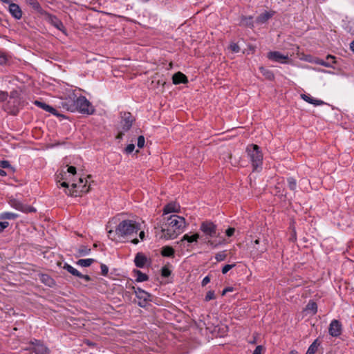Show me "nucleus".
Masks as SVG:
<instances>
[{"mask_svg":"<svg viewBox=\"0 0 354 354\" xmlns=\"http://www.w3.org/2000/svg\"><path fill=\"white\" fill-rule=\"evenodd\" d=\"M93 259H80L77 261V264L78 266H80L82 267H88L90 266L93 262Z\"/></svg>","mask_w":354,"mask_h":354,"instance_id":"c756f323","label":"nucleus"},{"mask_svg":"<svg viewBox=\"0 0 354 354\" xmlns=\"http://www.w3.org/2000/svg\"><path fill=\"white\" fill-rule=\"evenodd\" d=\"M263 351V347L259 345L256 347L252 354H262Z\"/></svg>","mask_w":354,"mask_h":354,"instance_id":"8fccbe9b","label":"nucleus"},{"mask_svg":"<svg viewBox=\"0 0 354 354\" xmlns=\"http://www.w3.org/2000/svg\"><path fill=\"white\" fill-rule=\"evenodd\" d=\"M236 266L235 263L234 264H227L222 268V273L226 274L229 270H230L232 268H233Z\"/></svg>","mask_w":354,"mask_h":354,"instance_id":"a19ab883","label":"nucleus"},{"mask_svg":"<svg viewBox=\"0 0 354 354\" xmlns=\"http://www.w3.org/2000/svg\"><path fill=\"white\" fill-rule=\"evenodd\" d=\"M91 252V249L86 246L82 245L77 250L78 256L84 257L89 254Z\"/></svg>","mask_w":354,"mask_h":354,"instance_id":"7c9ffc66","label":"nucleus"},{"mask_svg":"<svg viewBox=\"0 0 354 354\" xmlns=\"http://www.w3.org/2000/svg\"><path fill=\"white\" fill-rule=\"evenodd\" d=\"M44 16H46L47 19L53 26H55L56 28L61 31H64V26L63 25V23L55 16L50 15L48 12L47 15H44Z\"/></svg>","mask_w":354,"mask_h":354,"instance_id":"ddd939ff","label":"nucleus"},{"mask_svg":"<svg viewBox=\"0 0 354 354\" xmlns=\"http://www.w3.org/2000/svg\"><path fill=\"white\" fill-rule=\"evenodd\" d=\"M288 187L291 190H295L297 187V183L295 179L293 178H288Z\"/></svg>","mask_w":354,"mask_h":354,"instance_id":"f704fd0d","label":"nucleus"},{"mask_svg":"<svg viewBox=\"0 0 354 354\" xmlns=\"http://www.w3.org/2000/svg\"><path fill=\"white\" fill-rule=\"evenodd\" d=\"M306 310L312 313L313 315H315L317 311V304L314 301H310L306 307Z\"/></svg>","mask_w":354,"mask_h":354,"instance_id":"cd10ccee","label":"nucleus"},{"mask_svg":"<svg viewBox=\"0 0 354 354\" xmlns=\"http://www.w3.org/2000/svg\"><path fill=\"white\" fill-rule=\"evenodd\" d=\"M174 254V250L170 246H164L161 250V254L163 257H170Z\"/></svg>","mask_w":354,"mask_h":354,"instance_id":"bb28decb","label":"nucleus"},{"mask_svg":"<svg viewBox=\"0 0 354 354\" xmlns=\"http://www.w3.org/2000/svg\"><path fill=\"white\" fill-rule=\"evenodd\" d=\"M19 103V94L17 91H13L10 92L9 100L3 106V108L8 113L15 115L18 111L17 106Z\"/></svg>","mask_w":354,"mask_h":354,"instance_id":"0eeeda50","label":"nucleus"},{"mask_svg":"<svg viewBox=\"0 0 354 354\" xmlns=\"http://www.w3.org/2000/svg\"><path fill=\"white\" fill-rule=\"evenodd\" d=\"M170 270L167 268H162V275L165 277H169L170 275Z\"/></svg>","mask_w":354,"mask_h":354,"instance_id":"09e8293b","label":"nucleus"},{"mask_svg":"<svg viewBox=\"0 0 354 354\" xmlns=\"http://www.w3.org/2000/svg\"><path fill=\"white\" fill-rule=\"evenodd\" d=\"M268 250V240L264 239L261 241L259 239H256L253 243L252 250L250 252V255L252 259H258L261 257L262 254Z\"/></svg>","mask_w":354,"mask_h":354,"instance_id":"423d86ee","label":"nucleus"},{"mask_svg":"<svg viewBox=\"0 0 354 354\" xmlns=\"http://www.w3.org/2000/svg\"><path fill=\"white\" fill-rule=\"evenodd\" d=\"M328 332L329 334L333 337L339 336L342 333L341 323L337 319L332 320L329 325Z\"/></svg>","mask_w":354,"mask_h":354,"instance_id":"9d476101","label":"nucleus"},{"mask_svg":"<svg viewBox=\"0 0 354 354\" xmlns=\"http://www.w3.org/2000/svg\"><path fill=\"white\" fill-rule=\"evenodd\" d=\"M139 237L141 241H143L145 238V233L144 231H140L139 233Z\"/></svg>","mask_w":354,"mask_h":354,"instance_id":"6e6d98bb","label":"nucleus"},{"mask_svg":"<svg viewBox=\"0 0 354 354\" xmlns=\"http://www.w3.org/2000/svg\"><path fill=\"white\" fill-rule=\"evenodd\" d=\"M215 299V294L214 292L212 290L208 291L205 295V300L206 301H209L210 300Z\"/></svg>","mask_w":354,"mask_h":354,"instance_id":"4c0bfd02","label":"nucleus"},{"mask_svg":"<svg viewBox=\"0 0 354 354\" xmlns=\"http://www.w3.org/2000/svg\"><path fill=\"white\" fill-rule=\"evenodd\" d=\"M229 48L231 50V51L233 53H239L240 50V48H239V45L236 43H232L230 45Z\"/></svg>","mask_w":354,"mask_h":354,"instance_id":"58836bf2","label":"nucleus"},{"mask_svg":"<svg viewBox=\"0 0 354 354\" xmlns=\"http://www.w3.org/2000/svg\"><path fill=\"white\" fill-rule=\"evenodd\" d=\"M234 231H235L234 228H233V227H230V228H228V229L226 230V235H227V236H232V235L234 234Z\"/></svg>","mask_w":354,"mask_h":354,"instance_id":"864d4df0","label":"nucleus"},{"mask_svg":"<svg viewBox=\"0 0 354 354\" xmlns=\"http://www.w3.org/2000/svg\"><path fill=\"white\" fill-rule=\"evenodd\" d=\"M131 243H132L133 244L136 245V244H138V243H139V240H138V239H132V240H131Z\"/></svg>","mask_w":354,"mask_h":354,"instance_id":"680f3d73","label":"nucleus"},{"mask_svg":"<svg viewBox=\"0 0 354 354\" xmlns=\"http://www.w3.org/2000/svg\"><path fill=\"white\" fill-rule=\"evenodd\" d=\"M33 345V351L35 354H50V350L40 341L35 339L31 342Z\"/></svg>","mask_w":354,"mask_h":354,"instance_id":"9b49d317","label":"nucleus"},{"mask_svg":"<svg viewBox=\"0 0 354 354\" xmlns=\"http://www.w3.org/2000/svg\"><path fill=\"white\" fill-rule=\"evenodd\" d=\"M147 262L146 257L142 253H138L135 257L134 263L136 267L143 268Z\"/></svg>","mask_w":354,"mask_h":354,"instance_id":"aec40b11","label":"nucleus"},{"mask_svg":"<svg viewBox=\"0 0 354 354\" xmlns=\"http://www.w3.org/2000/svg\"><path fill=\"white\" fill-rule=\"evenodd\" d=\"M317 349V346L316 345V342H314L308 348L306 354H315Z\"/></svg>","mask_w":354,"mask_h":354,"instance_id":"c9c22d12","label":"nucleus"},{"mask_svg":"<svg viewBox=\"0 0 354 354\" xmlns=\"http://www.w3.org/2000/svg\"><path fill=\"white\" fill-rule=\"evenodd\" d=\"M35 104L37 105L38 107H40L41 109L49 113H51L53 115H57V111L53 107L46 104L44 102L36 100L35 102Z\"/></svg>","mask_w":354,"mask_h":354,"instance_id":"412c9836","label":"nucleus"},{"mask_svg":"<svg viewBox=\"0 0 354 354\" xmlns=\"http://www.w3.org/2000/svg\"><path fill=\"white\" fill-rule=\"evenodd\" d=\"M140 230V224L131 220H124L115 229V234L119 238L131 236Z\"/></svg>","mask_w":354,"mask_h":354,"instance_id":"20e7f679","label":"nucleus"},{"mask_svg":"<svg viewBox=\"0 0 354 354\" xmlns=\"http://www.w3.org/2000/svg\"><path fill=\"white\" fill-rule=\"evenodd\" d=\"M301 59H303L306 62H310V63H315V60L316 59L313 58L311 55H306L304 57L301 58Z\"/></svg>","mask_w":354,"mask_h":354,"instance_id":"c03bdc74","label":"nucleus"},{"mask_svg":"<svg viewBox=\"0 0 354 354\" xmlns=\"http://www.w3.org/2000/svg\"><path fill=\"white\" fill-rule=\"evenodd\" d=\"M180 207L176 203H170L166 205L163 209V214H168L169 213H178L180 212Z\"/></svg>","mask_w":354,"mask_h":354,"instance_id":"dca6fc26","label":"nucleus"},{"mask_svg":"<svg viewBox=\"0 0 354 354\" xmlns=\"http://www.w3.org/2000/svg\"><path fill=\"white\" fill-rule=\"evenodd\" d=\"M199 238V234L198 233L194 234L192 236L188 234H185L181 239L180 241L183 242L184 241H187L189 243L197 242Z\"/></svg>","mask_w":354,"mask_h":354,"instance_id":"393cba45","label":"nucleus"},{"mask_svg":"<svg viewBox=\"0 0 354 354\" xmlns=\"http://www.w3.org/2000/svg\"><path fill=\"white\" fill-rule=\"evenodd\" d=\"M108 236L113 241H117L118 238H119L118 235L115 234V230L113 231L112 230L108 232Z\"/></svg>","mask_w":354,"mask_h":354,"instance_id":"79ce46f5","label":"nucleus"},{"mask_svg":"<svg viewBox=\"0 0 354 354\" xmlns=\"http://www.w3.org/2000/svg\"><path fill=\"white\" fill-rule=\"evenodd\" d=\"M145 137L143 136H140L138 138V142H137L138 147L139 148H142L145 145Z\"/></svg>","mask_w":354,"mask_h":354,"instance_id":"ea45409f","label":"nucleus"},{"mask_svg":"<svg viewBox=\"0 0 354 354\" xmlns=\"http://www.w3.org/2000/svg\"><path fill=\"white\" fill-rule=\"evenodd\" d=\"M200 230L207 239L217 237L219 234L216 225L209 221H203L200 225Z\"/></svg>","mask_w":354,"mask_h":354,"instance_id":"6e6552de","label":"nucleus"},{"mask_svg":"<svg viewBox=\"0 0 354 354\" xmlns=\"http://www.w3.org/2000/svg\"><path fill=\"white\" fill-rule=\"evenodd\" d=\"M9 12L11 15L17 19H20L22 17V11L20 7L16 3H10Z\"/></svg>","mask_w":354,"mask_h":354,"instance_id":"2eb2a0df","label":"nucleus"},{"mask_svg":"<svg viewBox=\"0 0 354 354\" xmlns=\"http://www.w3.org/2000/svg\"><path fill=\"white\" fill-rule=\"evenodd\" d=\"M25 207L27 208L28 211L26 212H35V209L32 207H29V206H26Z\"/></svg>","mask_w":354,"mask_h":354,"instance_id":"13d9d810","label":"nucleus"},{"mask_svg":"<svg viewBox=\"0 0 354 354\" xmlns=\"http://www.w3.org/2000/svg\"><path fill=\"white\" fill-rule=\"evenodd\" d=\"M233 290L232 288L227 287L225 288L222 292V295H225L227 292H232Z\"/></svg>","mask_w":354,"mask_h":354,"instance_id":"5fc2aeb1","label":"nucleus"},{"mask_svg":"<svg viewBox=\"0 0 354 354\" xmlns=\"http://www.w3.org/2000/svg\"><path fill=\"white\" fill-rule=\"evenodd\" d=\"M6 176V172L3 171L2 169H0V176Z\"/></svg>","mask_w":354,"mask_h":354,"instance_id":"bf43d9fd","label":"nucleus"},{"mask_svg":"<svg viewBox=\"0 0 354 354\" xmlns=\"http://www.w3.org/2000/svg\"><path fill=\"white\" fill-rule=\"evenodd\" d=\"M64 268L74 276L78 274V270L77 269L74 268L73 266L67 263H66L64 266Z\"/></svg>","mask_w":354,"mask_h":354,"instance_id":"72a5a7b5","label":"nucleus"},{"mask_svg":"<svg viewBox=\"0 0 354 354\" xmlns=\"http://www.w3.org/2000/svg\"><path fill=\"white\" fill-rule=\"evenodd\" d=\"M100 268H101L102 274L104 275V276L106 275L108 272H109L108 267L106 265H104V264H102Z\"/></svg>","mask_w":354,"mask_h":354,"instance_id":"de8ad7c7","label":"nucleus"},{"mask_svg":"<svg viewBox=\"0 0 354 354\" xmlns=\"http://www.w3.org/2000/svg\"><path fill=\"white\" fill-rule=\"evenodd\" d=\"M41 280L46 283V285L50 286L53 284V280L50 277L46 274H42L41 276Z\"/></svg>","mask_w":354,"mask_h":354,"instance_id":"473e14b6","label":"nucleus"},{"mask_svg":"<svg viewBox=\"0 0 354 354\" xmlns=\"http://www.w3.org/2000/svg\"><path fill=\"white\" fill-rule=\"evenodd\" d=\"M135 149V145L133 144H129L127 146V147L124 149V151L129 154L133 151Z\"/></svg>","mask_w":354,"mask_h":354,"instance_id":"37998d69","label":"nucleus"},{"mask_svg":"<svg viewBox=\"0 0 354 354\" xmlns=\"http://www.w3.org/2000/svg\"><path fill=\"white\" fill-rule=\"evenodd\" d=\"M30 6L38 13L41 15H47V12H46L41 6L37 0H30L29 1Z\"/></svg>","mask_w":354,"mask_h":354,"instance_id":"4be33fe9","label":"nucleus"},{"mask_svg":"<svg viewBox=\"0 0 354 354\" xmlns=\"http://www.w3.org/2000/svg\"><path fill=\"white\" fill-rule=\"evenodd\" d=\"M117 138H118V139L122 138V133H120Z\"/></svg>","mask_w":354,"mask_h":354,"instance_id":"774afa93","label":"nucleus"},{"mask_svg":"<svg viewBox=\"0 0 354 354\" xmlns=\"http://www.w3.org/2000/svg\"><path fill=\"white\" fill-rule=\"evenodd\" d=\"M3 3H9L12 0H1Z\"/></svg>","mask_w":354,"mask_h":354,"instance_id":"69168bd1","label":"nucleus"},{"mask_svg":"<svg viewBox=\"0 0 354 354\" xmlns=\"http://www.w3.org/2000/svg\"><path fill=\"white\" fill-rule=\"evenodd\" d=\"M326 59L331 60V62H325L322 59L316 58V59L315 60V64L324 66L326 67H333L332 64L335 63V57L329 55L326 57Z\"/></svg>","mask_w":354,"mask_h":354,"instance_id":"a211bd4d","label":"nucleus"},{"mask_svg":"<svg viewBox=\"0 0 354 354\" xmlns=\"http://www.w3.org/2000/svg\"><path fill=\"white\" fill-rule=\"evenodd\" d=\"M82 279H83L84 280H85L86 281H91V277H90L88 275H86V274H84V275L82 276Z\"/></svg>","mask_w":354,"mask_h":354,"instance_id":"4d7b16f0","label":"nucleus"},{"mask_svg":"<svg viewBox=\"0 0 354 354\" xmlns=\"http://www.w3.org/2000/svg\"><path fill=\"white\" fill-rule=\"evenodd\" d=\"M0 167L2 168L9 167L10 163L8 161H6V160L0 161Z\"/></svg>","mask_w":354,"mask_h":354,"instance_id":"603ef678","label":"nucleus"},{"mask_svg":"<svg viewBox=\"0 0 354 354\" xmlns=\"http://www.w3.org/2000/svg\"><path fill=\"white\" fill-rule=\"evenodd\" d=\"M173 83L174 84H178L181 83H186L187 79L185 75L180 72H178L173 75L172 77Z\"/></svg>","mask_w":354,"mask_h":354,"instance_id":"6ab92c4d","label":"nucleus"},{"mask_svg":"<svg viewBox=\"0 0 354 354\" xmlns=\"http://www.w3.org/2000/svg\"><path fill=\"white\" fill-rule=\"evenodd\" d=\"M350 48H351V50L354 53V40L350 44Z\"/></svg>","mask_w":354,"mask_h":354,"instance_id":"052dcab7","label":"nucleus"},{"mask_svg":"<svg viewBox=\"0 0 354 354\" xmlns=\"http://www.w3.org/2000/svg\"><path fill=\"white\" fill-rule=\"evenodd\" d=\"M165 222L160 232V239H174L181 234L186 227V221L183 216L173 214L165 218Z\"/></svg>","mask_w":354,"mask_h":354,"instance_id":"f03ea898","label":"nucleus"},{"mask_svg":"<svg viewBox=\"0 0 354 354\" xmlns=\"http://www.w3.org/2000/svg\"><path fill=\"white\" fill-rule=\"evenodd\" d=\"M210 281V278L209 276H206L203 278L202 282H201V285L202 286H205L208 283H209Z\"/></svg>","mask_w":354,"mask_h":354,"instance_id":"3c124183","label":"nucleus"},{"mask_svg":"<svg viewBox=\"0 0 354 354\" xmlns=\"http://www.w3.org/2000/svg\"><path fill=\"white\" fill-rule=\"evenodd\" d=\"M267 57L272 62L281 64H286L288 62V61L289 59L288 55L282 54L279 51H270L268 53Z\"/></svg>","mask_w":354,"mask_h":354,"instance_id":"1a4fd4ad","label":"nucleus"},{"mask_svg":"<svg viewBox=\"0 0 354 354\" xmlns=\"http://www.w3.org/2000/svg\"><path fill=\"white\" fill-rule=\"evenodd\" d=\"M207 243L209 244L210 245H212L214 248H215L216 246V245H214V242L212 241L211 240H208Z\"/></svg>","mask_w":354,"mask_h":354,"instance_id":"e2e57ef3","label":"nucleus"},{"mask_svg":"<svg viewBox=\"0 0 354 354\" xmlns=\"http://www.w3.org/2000/svg\"><path fill=\"white\" fill-rule=\"evenodd\" d=\"M8 93L4 91H0V102H4L8 99Z\"/></svg>","mask_w":354,"mask_h":354,"instance_id":"a18cd8bd","label":"nucleus"},{"mask_svg":"<svg viewBox=\"0 0 354 354\" xmlns=\"http://www.w3.org/2000/svg\"><path fill=\"white\" fill-rule=\"evenodd\" d=\"M227 255L225 252H221L216 254L215 259L217 261H224L226 258Z\"/></svg>","mask_w":354,"mask_h":354,"instance_id":"e433bc0d","label":"nucleus"},{"mask_svg":"<svg viewBox=\"0 0 354 354\" xmlns=\"http://www.w3.org/2000/svg\"><path fill=\"white\" fill-rule=\"evenodd\" d=\"M136 281L138 282L145 281H147V279H148L147 275L146 274L142 273L140 270H136Z\"/></svg>","mask_w":354,"mask_h":354,"instance_id":"2f4dec72","label":"nucleus"},{"mask_svg":"<svg viewBox=\"0 0 354 354\" xmlns=\"http://www.w3.org/2000/svg\"><path fill=\"white\" fill-rule=\"evenodd\" d=\"M83 275H84V274H81V273L78 271V274H75V276L78 277H79V278H80V279H82V276H83Z\"/></svg>","mask_w":354,"mask_h":354,"instance_id":"0e129e2a","label":"nucleus"},{"mask_svg":"<svg viewBox=\"0 0 354 354\" xmlns=\"http://www.w3.org/2000/svg\"><path fill=\"white\" fill-rule=\"evenodd\" d=\"M289 354H298V352H297L296 351H291Z\"/></svg>","mask_w":354,"mask_h":354,"instance_id":"338daca9","label":"nucleus"},{"mask_svg":"<svg viewBox=\"0 0 354 354\" xmlns=\"http://www.w3.org/2000/svg\"><path fill=\"white\" fill-rule=\"evenodd\" d=\"M259 70H260L261 74L266 79H268L269 80H273L274 79V73L271 71H270V70H268L267 68H265L263 67H260Z\"/></svg>","mask_w":354,"mask_h":354,"instance_id":"a878e982","label":"nucleus"},{"mask_svg":"<svg viewBox=\"0 0 354 354\" xmlns=\"http://www.w3.org/2000/svg\"><path fill=\"white\" fill-rule=\"evenodd\" d=\"M63 109L71 112H80L81 113L92 114L94 109L89 101L84 97H76L74 94L66 97L61 102Z\"/></svg>","mask_w":354,"mask_h":354,"instance_id":"7ed1b4c3","label":"nucleus"},{"mask_svg":"<svg viewBox=\"0 0 354 354\" xmlns=\"http://www.w3.org/2000/svg\"><path fill=\"white\" fill-rule=\"evenodd\" d=\"M274 15V12H265L261 14L257 19V22L261 24L266 23Z\"/></svg>","mask_w":354,"mask_h":354,"instance_id":"b1692460","label":"nucleus"},{"mask_svg":"<svg viewBox=\"0 0 354 354\" xmlns=\"http://www.w3.org/2000/svg\"><path fill=\"white\" fill-rule=\"evenodd\" d=\"M133 118L130 113H124L122 116V124L124 131H128L132 125Z\"/></svg>","mask_w":354,"mask_h":354,"instance_id":"4468645a","label":"nucleus"},{"mask_svg":"<svg viewBox=\"0 0 354 354\" xmlns=\"http://www.w3.org/2000/svg\"><path fill=\"white\" fill-rule=\"evenodd\" d=\"M301 97L306 102L312 104L315 106H321L325 104V102L321 100L315 99L310 96L309 95L302 94Z\"/></svg>","mask_w":354,"mask_h":354,"instance_id":"f3484780","label":"nucleus"},{"mask_svg":"<svg viewBox=\"0 0 354 354\" xmlns=\"http://www.w3.org/2000/svg\"><path fill=\"white\" fill-rule=\"evenodd\" d=\"M76 172V168L70 166L66 171L62 170L56 175V180L57 183L62 182V187L68 189L71 184V189L66 190L65 192L68 195L75 197L87 193L89 190V188L86 187V179L80 177L77 182L75 180Z\"/></svg>","mask_w":354,"mask_h":354,"instance_id":"f257e3e1","label":"nucleus"},{"mask_svg":"<svg viewBox=\"0 0 354 354\" xmlns=\"http://www.w3.org/2000/svg\"><path fill=\"white\" fill-rule=\"evenodd\" d=\"M136 295L138 299L142 300V301H139L138 303L139 306L142 307L145 306L147 301L150 300V294L140 288H138L136 290Z\"/></svg>","mask_w":354,"mask_h":354,"instance_id":"f8f14e48","label":"nucleus"},{"mask_svg":"<svg viewBox=\"0 0 354 354\" xmlns=\"http://www.w3.org/2000/svg\"><path fill=\"white\" fill-rule=\"evenodd\" d=\"M246 153L252 165L254 170L257 169L262 165L263 153L257 145H249L246 148Z\"/></svg>","mask_w":354,"mask_h":354,"instance_id":"39448f33","label":"nucleus"},{"mask_svg":"<svg viewBox=\"0 0 354 354\" xmlns=\"http://www.w3.org/2000/svg\"><path fill=\"white\" fill-rule=\"evenodd\" d=\"M9 225L8 221L0 222V232H2Z\"/></svg>","mask_w":354,"mask_h":354,"instance_id":"49530a36","label":"nucleus"},{"mask_svg":"<svg viewBox=\"0 0 354 354\" xmlns=\"http://www.w3.org/2000/svg\"><path fill=\"white\" fill-rule=\"evenodd\" d=\"M18 215L12 212H3L0 214V219L1 220H12L17 218Z\"/></svg>","mask_w":354,"mask_h":354,"instance_id":"c85d7f7f","label":"nucleus"},{"mask_svg":"<svg viewBox=\"0 0 354 354\" xmlns=\"http://www.w3.org/2000/svg\"><path fill=\"white\" fill-rule=\"evenodd\" d=\"M9 203L11 205V207H12L13 208H15L17 210H19L21 212H27L28 211V209L25 207V205H24L21 202H19V201H17L16 199L10 200Z\"/></svg>","mask_w":354,"mask_h":354,"instance_id":"5701e85b","label":"nucleus"}]
</instances>
